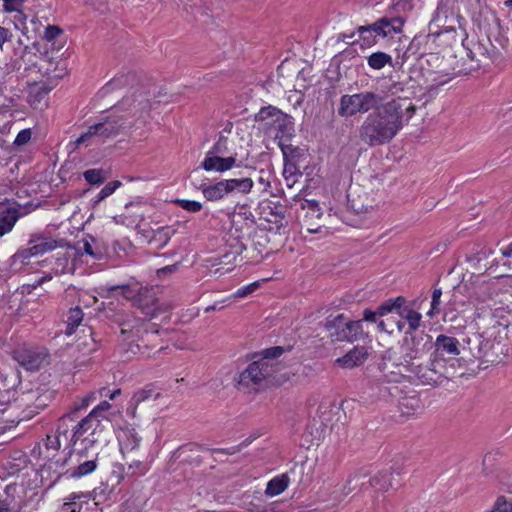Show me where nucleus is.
Here are the masks:
<instances>
[{
	"instance_id": "f257e3e1",
	"label": "nucleus",
	"mask_w": 512,
	"mask_h": 512,
	"mask_svg": "<svg viewBox=\"0 0 512 512\" xmlns=\"http://www.w3.org/2000/svg\"><path fill=\"white\" fill-rule=\"evenodd\" d=\"M416 107L407 97L382 103L369 113L358 129L360 140L370 146L390 143L415 114Z\"/></svg>"
},
{
	"instance_id": "f03ea898",
	"label": "nucleus",
	"mask_w": 512,
	"mask_h": 512,
	"mask_svg": "<svg viewBox=\"0 0 512 512\" xmlns=\"http://www.w3.org/2000/svg\"><path fill=\"white\" fill-rule=\"evenodd\" d=\"M156 102H152L149 93L136 90L126 95L117 105L115 111L102 122L90 126L76 141L75 144L90 145L92 139L101 141L118 135L121 131L130 128L135 120L146 121Z\"/></svg>"
},
{
	"instance_id": "7ed1b4c3",
	"label": "nucleus",
	"mask_w": 512,
	"mask_h": 512,
	"mask_svg": "<svg viewBox=\"0 0 512 512\" xmlns=\"http://www.w3.org/2000/svg\"><path fill=\"white\" fill-rule=\"evenodd\" d=\"M380 370L388 382L395 383L399 382L404 375L414 377L426 385H439L447 379L444 362L433 356L426 364H416L413 362L410 364L392 363L389 365V363L384 361L380 364Z\"/></svg>"
},
{
	"instance_id": "20e7f679",
	"label": "nucleus",
	"mask_w": 512,
	"mask_h": 512,
	"mask_svg": "<svg viewBox=\"0 0 512 512\" xmlns=\"http://www.w3.org/2000/svg\"><path fill=\"white\" fill-rule=\"evenodd\" d=\"M283 353L280 346L271 347L262 351V357L250 363L247 368L240 373L238 385L243 388L256 389L262 385L268 378L272 377L275 369L272 360L278 358Z\"/></svg>"
},
{
	"instance_id": "39448f33",
	"label": "nucleus",
	"mask_w": 512,
	"mask_h": 512,
	"mask_svg": "<svg viewBox=\"0 0 512 512\" xmlns=\"http://www.w3.org/2000/svg\"><path fill=\"white\" fill-rule=\"evenodd\" d=\"M322 325L332 342H355L367 336L361 320H349L344 314L330 315Z\"/></svg>"
},
{
	"instance_id": "423d86ee",
	"label": "nucleus",
	"mask_w": 512,
	"mask_h": 512,
	"mask_svg": "<svg viewBox=\"0 0 512 512\" xmlns=\"http://www.w3.org/2000/svg\"><path fill=\"white\" fill-rule=\"evenodd\" d=\"M405 21L402 16L388 13L372 24L359 26L357 33L364 43L371 45L377 42V37L384 39L402 33Z\"/></svg>"
},
{
	"instance_id": "0eeeda50",
	"label": "nucleus",
	"mask_w": 512,
	"mask_h": 512,
	"mask_svg": "<svg viewBox=\"0 0 512 512\" xmlns=\"http://www.w3.org/2000/svg\"><path fill=\"white\" fill-rule=\"evenodd\" d=\"M122 336V350L130 355L144 354L146 348L144 336H148V330L144 328V321L139 318L128 317L119 323Z\"/></svg>"
},
{
	"instance_id": "6e6552de",
	"label": "nucleus",
	"mask_w": 512,
	"mask_h": 512,
	"mask_svg": "<svg viewBox=\"0 0 512 512\" xmlns=\"http://www.w3.org/2000/svg\"><path fill=\"white\" fill-rule=\"evenodd\" d=\"M383 103V97L373 91H363L353 95L345 94L340 98L338 113L342 117H352L376 109Z\"/></svg>"
},
{
	"instance_id": "1a4fd4ad",
	"label": "nucleus",
	"mask_w": 512,
	"mask_h": 512,
	"mask_svg": "<svg viewBox=\"0 0 512 512\" xmlns=\"http://www.w3.org/2000/svg\"><path fill=\"white\" fill-rule=\"evenodd\" d=\"M253 185L254 183L251 178H232L224 179L211 185L203 184L200 189L208 201H218L233 193L248 194Z\"/></svg>"
},
{
	"instance_id": "9d476101",
	"label": "nucleus",
	"mask_w": 512,
	"mask_h": 512,
	"mask_svg": "<svg viewBox=\"0 0 512 512\" xmlns=\"http://www.w3.org/2000/svg\"><path fill=\"white\" fill-rule=\"evenodd\" d=\"M100 423V419L89 413L74 427L70 442L75 447V456H79L82 450L93 447L98 441L96 434Z\"/></svg>"
},
{
	"instance_id": "9b49d317",
	"label": "nucleus",
	"mask_w": 512,
	"mask_h": 512,
	"mask_svg": "<svg viewBox=\"0 0 512 512\" xmlns=\"http://www.w3.org/2000/svg\"><path fill=\"white\" fill-rule=\"evenodd\" d=\"M432 348L433 341L429 334L406 332L401 346L402 360L400 363H413L426 355Z\"/></svg>"
},
{
	"instance_id": "f8f14e48",
	"label": "nucleus",
	"mask_w": 512,
	"mask_h": 512,
	"mask_svg": "<svg viewBox=\"0 0 512 512\" xmlns=\"http://www.w3.org/2000/svg\"><path fill=\"white\" fill-rule=\"evenodd\" d=\"M13 358L26 370H37L48 363L49 353L43 346L23 344L13 351Z\"/></svg>"
},
{
	"instance_id": "ddd939ff",
	"label": "nucleus",
	"mask_w": 512,
	"mask_h": 512,
	"mask_svg": "<svg viewBox=\"0 0 512 512\" xmlns=\"http://www.w3.org/2000/svg\"><path fill=\"white\" fill-rule=\"evenodd\" d=\"M366 478L367 476L365 474H355L354 476L350 477L347 481V493H351L356 490H362L368 485L373 486L380 491H386L394 487L393 474L389 471L380 472L369 479Z\"/></svg>"
},
{
	"instance_id": "4468645a",
	"label": "nucleus",
	"mask_w": 512,
	"mask_h": 512,
	"mask_svg": "<svg viewBox=\"0 0 512 512\" xmlns=\"http://www.w3.org/2000/svg\"><path fill=\"white\" fill-rule=\"evenodd\" d=\"M501 310V307L497 306V302L491 293V288L488 285L479 287L476 292V311L478 317H498Z\"/></svg>"
},
{
	"instance_id": "2eb2a0df",
	"label": "nucleus",
	"mask_w": 512,
	"mask_h": 512,
	"mask_svg": "<svg viewBox=\"0 0 512 512\" xmlns=\"http://www.w3.org/2000/svg\"><path fill=\"white\" fill-rule=\"evenodd\" d=\"M36 54L31 51L27 45H23L21 39L18 40V46L14 47L10 65L13 70H31L36 66Z\"/></svg>"
},
{
	"instance_id": "dca6fc26",
	"label": "nucleus",
	"mask_w": 512,
	"mask_h": 512,
	"mask_svg": "<svg viewBox=\"0 0 512 512\" xmlns=\"http://www.w3.org/2000/svg\"><path fill=\"white\" fill-rule=\"evenodd\" d=\"M434 353L432 356L441 359L444 363V357L454 358L460 354L461 343L455 337L440 334L433 342Z\"/></svg>"
},
{
	"instance_id": "f3484780",
	"label": "nucleus",
	"mask_w": 512,
	"mask_h": 512,
	"mask_svg": "<svg viewBox=\"0 0 512 512\" xmlns=\"http://www.w3.org/2000/svg\"><path fill=\"white\" fill-rule=\"evenodd\" d=\"M69 416H64L59 420L57 430L53 434H48L43 440V446L45 448V457H53L61 447V437L68 439V425L66 423Z\"/></svg>"
},
{
	"instance_id": "a211bd4d",
	"label": "nucleus",
	"mask_w": 512,
	"mask_h": 512,
	"mask_svg": "<svg viewBox=\"0 0 512 512\" xmlns=\"http://www.w3.org/2000/svg\"><path fill=\"white\" fill-rule=\"evenodd\" d=\"M0 210V237L10 232L20 217L19 206L16 202L5 199Z\"/></svg>"
},
{
	"instance_id": "6ab92c4d",
	"label": "nucleus",
	"mask_w": 512,
	"mask_h": 512,
	"mask_svg": "<svg viewBox=\"0 0 512 512\" xmlns=\"http://www.w3.org/2000/svg\"><path fill=\"white\" fill-rule=\"evenodd\" d=\"M135 304L148 319H153L164 311L158 299L148 290L139 293Z\"/></svg>"
},
{
	"instance_id": "aec40b11",
	"label": "nucleus",
	"mask_w": 512,
	"mask_h": 512,
	"mask_svg": "<svg viewBox=\"0 0 512 512\" xmlns=\"http://www.w3.org/2000/svg\"><path fill=\"white\" fill-rule=\"evenodd\" d=\"M236 161L237 159L235 155L223 157L207 152L204 160L201 163V167L206 171L223 173L234 167L236 165Z\"/></svg>"
},
{
	"instance_id": "412c9836",
	"label": "nucleus",
	"mask_w": 512,
	"mask_h": 512,
	"mask_svg": "<svg viewBox=\"0 0 512 512\" xmlns=\"http://www.w3.org/2000/svg\"><path fill=\"white\" fill-rule=\"evenodd\" d=\"M74 452L75 447H73V451L70 454V459H75L78 464L74 467L69 468L66 471V473L69 474L70 477L81 478L95 471V469L97 468L96 457L82 461V458L84 454L87 452V450H82L79 456H75Z\"/></svg>"
},
{
	"instance_id": "4be33fe9",
	"label": "nucleus",
	"mask_w": 512,
	"mask_h": 512,
	"mask_svg": "<svg viewBox=\"0 0 512 512\" xmlns=\"http://www.w3.org/2000/svg\"><path fill=\"white\" fill-rule=\"evenodd\" d=\"M369 352L365 346H355L344 356L337 358L336 363L344 369H352L362 365L368 358Z\"/></svg>"
},
{
	"instance_id": "5701e85b",
	"label": "nucleus",
	"mask_w": 512,
	"mask_h": 512,
	"mask_svg": "<svg viewBox=\"0 0 512 512\" xmlns=\"http://www.w3.org/2000/svg\"><path fill=\"white\" fill-rule=\"evenodd\" d=\"M33 254L28 247H22L11 256L9 260V270L11 273L17 274L27 271L31 265Z\"/></svg>"
},
{
	"instance_id": "b1692460",
	"label": "nucleus",
	"mask_w": 512,
	"mask_h": 512,
	"mask_svg": "<svg viewBox=\"0 0 512 512\" xmlns=\"http://www.w3.org/2000/svg\"><path fill=\"white\" fill-rule=\"evenodd\" d=\"M58 242L52 238L44 237L40 234H33L28 241V248L34 257L41 256L47 252L55 250Z\"/></svg>"
},
{
	"instance_id": "393cba45",
	"label": "nucleus",
	"mask_w": 512,
	"mask_h": 512,
	"mask_svg": "<svg viewBox=\"0 0 512 512\" xmlns=\"http://www.w3.org/2000/svg\"><path fill=\"white\" fill-rule=\"evenodd\" d=\"M120 449L123 454L131 453L136 450L141 442V437L133 427L122 428L118 434Z\"/></svg>"
},
{
	"instance_id": "a878e982",
	"label": "nucleus",
	"mask_w": 512,
	"mask_h": 512,
	"mask_svg": "<svg viewBox=\"0 0 512 512\" xmlns=\"http://www.w3.org/2000/svg\"><path fill=\"white\" fill-rule=\"evenodd\" d=\"M286 117V114L272 106L262 108L257 114L259 121H266V125L277 126L278 128L281 127Z\"/></svg>"
},
{
	"instance_id": "bb28decb",
	"label": "nucleus",
	"mask_w": 512,
	"mask_h": 512,
	"mask_svg": "<svg viewBox=\"0 0 512 512\" xmlns=\"http://www.w3.org/2000/svg\"><path fill=\"white\" fill-rule=\"evenodd\" d=\"M78 252L84 253L95 259H100L104 255V250L99 246L95 237L86 235L77 243Z\"/></svg>"
},
{
	"instance_id": "cd10ccee",
	"label": "nucleus",
	"mask_w": 512,
	"mask_h": 512,
	"mask_svg": "<svg viewBox=\"0 0 512 512\" xmlns=\"http://www.w3.org/2000/svg\"><path fill=\"white\" fill-rule=\"evenodd\" d=\"M482 334L478 332H468L462 339L461 348L468 350L475 358H481Z\"/></svg>"
},
{
	"instance_id": "c85d7f7f",
	"label": "nucleus",
	"mask_w": 512,
	"mask_h": 512,
	"mask_svg": "<svg viewBox=\"0 0 512 512\" xmlns=\"http://www.w3.org/2000/svg\"><path fill=\"white\" fill-rule=\"evenodd\" d=\"M50 261L52 264L51 270L54 275H62L69 272H73V265H70L69 256L67 253H57L55 256L50 259H45L43 262Z\"/></svg>"
},
{
	"instance_id": "c756f323",
	"label": "nucleus",
	"mask_w": 512,
	"mask_h": 512,
	"mask_svg": "<svg viewBox=\"0 0 512 512\" xmlns=\"http://www.w3.org/2000/svg\"><path fill=\"white\" fill-rule=\"evenodd\" d=\"M84 503L88 504L87 495L73 493L63 503L60 512H81Z\"/></svg>"
},
{
	"instance_id": "7c9ffc66",
	"label": "nucleus",
	"mask_w": 512,
	"mask_h": 512,
	"mask_svg": "<svg viewBox=\"0 0 512 512\" xmlns=\"http://www.w3.org/2000/svg\"><path fill=\"white\" fill-rule=\"evenodd\" d=\"M160 397V393H155L152 386H146L145 388L134 393L130 400V405L133 408V414L137 406L150 399L157 400Z\"/></svg>"
},
{
	"instance_id": "2f4dec72",
	"label": "nucleus",
	"mask_w": 512,
	"mask_h": 512,
	"mask_svg": "<svg viewBox=\"0 0 512 512\" xmlns=\"http://www.w3.org/2000/svg\"><path fill=\"white\" fill-rule=\"evenodd\" d=\"M83 317L84 313L82 309L79 308L78 306L69 309L65 320L67 324L65 333L67 335H72L75 332L76 328L81 324Z\"/></svg>"
},
{
	"instance_id": "473e14b6",
	"label": "nucleus",
	"mask_w": 512,
	"mask_h": 512,
	"mask_svg": "<svg viewBox=\"0 0 512 512\" xmlns=\"http://www.w3.org/2000/svg\"><path fill=\"white\" fill-rule=\"evenodd\" d=\"M289 479L286 475L274 477L267 483L265 494L270 497L277 496L286 490Z\"/></svg>"
},
{
	"instance_id": "72a5a7b5",
	"label": "nucleus",
	"mask_w": 512,
	"mask_h": 512,
	"mask_svg": "<svg viewBox=\"0 0 512 512\" xmlns=\"http://www.w3.org/2000/svg\"><path fill=\"white\" fill-rule=\"evenodd\" d=\"M404 303L405 298L403 297L388 299L377 308V313L379 314V317H383L393 312L399 314V311H402L403 309Z\"/></svg>"
},
{
	"instance_id": "f704fd0d",
	"label": "nucleus",
	"mask_w": 512,
	"mask_h": 512,
	"mask_svg": "<svg viewBox=\"0 0 512 512\" xmlns=\"http://www.w3.org/2000/svg\"><path fill=\"white\" fill-rule=\"evenodd\" d=\"M367 63L371 69L381 70L386 65H392V57L385 52L377 51L367 57Z\"/></svg>"
},
{
	"instance_id": "c9c22d12",
	"label": "nucleus",
	"mask_w": 512,
	"mask_h": 512,
	"mask_svg": "<svg viewBox=\"0 0 512 512\" xmlns=\"http://www.w3.org/2000/svg\"><path fill=\"white\" fill-rule=\"evenodd\" d=\"M399 315L407 320L410 330L415 331L420 326L422 316L419 312L403 308L402 311H399Z\"/></svg>"
},
{
	"instance_id": "e433bc0d",
	"label": "nucleus",
	"mask_w": 512,
	"mask_h": 512,
	"mask_svg": "<svg viewBox=\"0 0 512 512\" xmlns=\"http://www.w3.org/2000/svg\"><path fill=\"white\" fill-rule=\"evenodd\" d=\"M212 154H216L223 157H229V155H237L235 152H231L228 147V138L220 135L217 142L208 151Z\"/></svg>"
},
{
	"instance_id": "4c0bfd02",
	"label": "nucleus",
	"mask_w": 512,
	"mask_h": 512,
	"mask_svg": "<svg viewBox=\"0 0 512 512\" xmlns=\"http://www.w3.org/2000/svg\"><path fill=\"white\" fill-rule=\"evenodd\" d=\"M85 180L92 184H101L105 180V173L102 169H89L83 173Z\"/></svg>"
},
{
	"instance_id": "58836bf2",
	"label": "nucleus",
	"mask_w": 512,
	"mask_h": 512,
	"mask_svg": "<svg viewBox=\"0 0 512 512\" xmlns=\"http://www.w3.org/2000/svg\"><path fill=\"white\" fill-rule=\"evenodd\" d=\"M441 296H442L441 288H435L432 292L431 308L427 312V315L429 317H433L434 315L440 313Z\"/></svg>"
},
{
	"instance_id": "ea45409f",
	"label": "nucleus",
	"mask_w": 512,
	"mask_h": 512,
	"mask_svg": "<svg viewBox=\"0 0 512 512\" xmlns=\"http://www.w3.org/2000/svg\"><path fill=\"white\" fill-rule=\"evenodd\" d=\"M121 185L119 181H112L107 183L99 192V194L96 197V203L101 202L106 197L112 195L114 191Z\"/></svg>"
},
{
	"instance_id": "a19ab883",
	"label": "nucleus",
	"mask_w": 512,
	"mask_h": 512,
	"mask_svg": "<svg viewBox=\"0 0 512 512\" xmlns=\"http://www.w3.org/2000/svg\"><path fill=\"white\" fill-rule=\"evenodd\" d=\"M175 204L188 212H198L202 209V204L198 201L187 199H176Z\"/></svg>"
},
{
	"instance_id": "79ce46f5",
	"label": "nucleus",
	"mask_w": 512,
	"mask_h": 512,
	"mask_svg": "<svg viewBox=\"0 0 512 512\" xmlns=\"http://www.w3.org/2000/svg\"><path fill=\"white\" fill-rule=\"evenodd\" d=\"M3 1V10L6 13H22L24 3L26 0H2Z\"/></svg>"
},
{
	"instance_id": "37998d69",
	"label": "nucleus",
	"mask_w": 512,
	"mask_h": 512,
	"mask_svg": "<svg viewBox=\"0 0 512 512\" xmlns=\"http://www.w3.org/2000/svg\"><path fill=\"white\" fill-rule=\"evenodd\" d=\"M65 70V63L57 62L53 69L50 67L45 68V75L49 79H59L64 76Z\"/></svg>"
},
{
	"instance_id": "c03bdc74",
	"label": "nucleus",
	"mask_w": 512,
	"mask_h": 512,
	"mask_svg": "<svg viewBox=\"0 0 512 512\" xmlns=\"http://www.w3.org/2000/svg\"><path fill=\"white\" fill-rule=\"evenodd\" d=\"M302 209L306 210V213H308L310 220H312L314 217L320 219L322 215L319 204L314 201H306V203L302 205Z\"/></svg>"
},
{
	"instance_id": "a18cd8bd",
	"label": "nucleus",
	"mask_w": 512,
	"mask_h": 512,
	"mask_svg": "<svg viewBox=\"0 0 512 512\" xmlns=\"http://www.w3.org/2000/svg\"><path fill=\"white\" fill-rule=\"evenodd\" d=\"M111 408V405L108 401H102L98 404L90 414L93 415L96 419H100V422L105 419L104 413Z\"/></svg>"
},
{
	"instance_id": "49530a36",
	"label": "nucleus",
	"mask_w": 512,
	"mask_h": 512,
	"mask_svg": "<svg viewBox=\"0 0 512 512\" xmlns=\"http://www.w3.org/2000/svg\"><path fill=\"white\" fill-rule=\"evenodd\" d=\"M493 506L498 512H512V502L505 496H499Z\"/></svg>"
},
{
	"instance_id": "de8ad7c7",
	"label": "nucleus",
	"mask_w": 512,
	"mask_h": 512,
	"mask_svg": "<svg viewBox=\"0 0 512 512\" xmlns=\"http://www.w3.org/2000/svg\"><path fill=\"white\" fill-rule=\"evenodd\" d=\"M94 400H96V393L91 392V393L85 395L84 397H82L81 399H79V401L75 402L73 410L79 411L81 409H84V408L88 407L89 404L91 402H93Z\"/></svg>"
},
{
	"instance_id": "09e8293b",
	"label": "nucleus",
	"mask_w": 512,
	"mask_h": 512,
	"mask_svg": "<svg viewBox=\"0 0 512 512\" xmlns=\"http://www.w3.org/2000/svg\"><path fill=\"white\" fill-rule=\"evenodd\" d=\"M258 287H259V283L258 282L250 283V284H248L246 286H243V287L239 288L234 293V297L235 298L246 297V296L250 295L251 293H253Z\"/></svg>"
},
{
	"instance_id": "8fccbe9b",
	"label": "nucleus",
	"mask_w": 512,
	"mask_h": 512,
	"mask_svg": "<svg viewBox=\"0 0 512 512\" xmlns=\"http://www.w3.org/2000/svg\"><path fill=\"white\" fill-rule=\"evenodd\" d=\"M301 227L303 230L305 229L308 233L311 234L321 232V226L312 224L308 213H305L301 222Z\"/></svg>"
},
{
	"instance_id": "3c124183",
	"label": "nucleus",
	"mask_w": 512,
	"mask_h": 512,
	"mask_svg": "<svg viewBox=\"0 0 512 512\" xmlns=\"http://www.w3.org/2000/svg\"><path fill=\"white\" fill-rule=\"evenodd\" d=\"M31 135H32V133H31L30 129H23V130H21L17 134V136H16V138L14 140V144L16 146H22V145L27 144L30 141V139H31Z\"/></svg>"
},
{
	"instance_id": "603ef678",
	"label": "nucleus",
	"mask_w": 512,
	"mask_h": 512,
	"mask_svg": "<svg viewBox=\"0 0 512 512\" xmlns=\"http://www.w3.org/2000/svg\"><path fill=\"white\" fill-rule=\"evenodd\" d=\"M62 33L58 26L48 25L44 31V39L52 41Z\"/></svg>"
},
{
	"instance_id": "864d4df0",
	"label": "nucleus",
	"mask_w": 512,
	"mask_h": 512,
	"mask_svg": "<svg viewBox=\"0 0 512 512\" xmlns=\"http://www.w3.org/2000/svg\"><path fill=\"white\" fill-rule=\"evenodd\" d=\"M173 231L170 228H160L157 232L155 237H158L159 240H161L163 245H166L172 235Z\"/></svg>"
},
{
	"instance_id": "5fc2aeb1",
	"label": "nucleus",
	"mask_w": 512,
	"mask_h": 512,
	"mask_svg": "<svg viewBox=\"0 0 512 512\" xmlns=\"http://www.w3.org/2000/svg\"><path fill=\"white\" fill-rule=\"evenodd\" d=\"M178 263L165 266L163 268H160L157 270V276L159 278H165L166 276L170 275L171 273L175 272L178 268Z\"/></svg>"
},
{
	"instance_id": "6e6d98bb",
	"label": "nucleus",
	"mask_w": 512,
	"mask_h": 512,
	"mask_svg": "<svg viewBox=\"0 0 512 512\" xmlns=\"http://www.w3.org/2000/svg\"><path fill=\"white\" fill-rule=\"evenodd\" d=\"M377 330L380 333L392 334L393 333V325L391 324V322H386L384 320H380L377 322Z\"/></svg>"
},
{
	"instance_id": "4d7b16f0",
	"label": "nucleus",
	"mask_w": 512,
	"mask_h": 512,
	"mask_svg": "<svg viewBox=\"0 0 512 512\" xmlns=\"http://www.w3.org/2000/svg\"><path fill=\"white\" fill-rule=\"evenodd\" d=\"M12 37V33L5 27L0 26V52L3 50L4 44Z\"/></svg>"
},
{
	"instance_id": "13d9d810",
	"label": "nucleus",
	"mask_w": 512,
	"mask_h": 512,
	"mask_svg": "<svg viewBox=\"0 0 512 512\" xmlns=\"http://www.w3.org/2000/svg\"><path fill=\"white\" fill-rule=\"evenodd\" d=\"M377 317H379V314L377 313V309L375 311L371 310V309H365L363 311V318H362V322L363 321H368V322H377Z\"/></svg>"
},
{
	"instance_id": "bf43d9fd",
	"label": "nucleus",
	"mask_w": 512,
	"mask_h": 512,
	"mask_svg": "<svg viewBox=\"0 0 512 512\" xmlns=\"http://www.w3.org/2000/svg\"><path fill=\"white\" fill-rule=\"evenodd\" d=\"M493 347V343L488 340V339H485L483 336H482V341H481V358L482 357H485L488 355V353L490 352V350L492 349Z\"/></svg>"
},
{
	"instance_id": "052dcab7",
	"label": "nucleus",
	"mask_w": 512,
	"mask_h": 512,
	"mask_svg": "<svg viewBox=\"0 0 512 512\" xmlns=\"http://www.w3.org/2000/svg\"><path fill=\"white\" fill-rule=\"evenodd\" d=\"M282 150H283V154L285 157L284 174L289 173L290 175H294L296 173V166L292 162H290L286 159V157H287L286 150L284 148Z\"/></svg>"
},
{
	"instance_id": "680f3d73",
	"label": "nucleus",
	"mask_w": 512,
	"mask_h": 512,
	"mask_svg": "<svg viewBox=\"0 0 512 512\" xmlns=\"http://www.w3.org/2000/svg\"><path fill=\"white\" fill-rule=\"evenodd\" d=\"M54 276V273L53 271L52 272H49V273H45L42 277H40L39 279H37L33 284H32V288H37L38 286L42 285L43 283L47 282V281H50L52 280Z\"/></svg>"
},
{
	"instance_id": "e2e57ef3",
	"label": "nucleus",
	"mask_w": 512,
	"mask_h": 512,
	"mask_svg": "<svg viewBox=\"0 0 512 512\" xmlns=\"http://www.w3.org/2000/svg\"><path fill=\"white\" fill-rule=\"evenodd\" d=\"M0 382L2 383L4 391H5L6 395H7V401H9L10 400V394H11L10 388L12 387V385H10L8 383L7 376L3 375L1 372H0Z\"/></svg>"
},
{
	"instance_id": "0e129e2a",
	"label": "nucleus",
	"mask_w": 512,
	"mask_h": 512,
	"mask_svg": "<svg viewBox=\"0 0 512 512\" xmlns=\"http://www.w3.org/2000/svg\"><path fill=\"white\" fill-rule=\"evenodd\" d=\"M270 215H271L273 218H269V217H267V218H266V219H267V221H269V222L278 223L280 220H282V219L284 218V214H283L282 210H280V211H275V212H274V211L271 209Z\"/></svg>"
},
{
	"instance_id": "69168bd1",
	"label": "nucleus",
	"mask_w": 512,
	"mask_h": 512,
	"mask_svg": "<svg viewBox=\"0 0 512 512\" xmlns=\"http://www.w3.org/2000/svg\"><path fill=\"white\" fill-rule=\"evenodd\" d=\"M501 253L505 258H512V242L507 247L502 248Z\"/></svg>"
},
{
	"instance_id": "338daca9",
	"label": "nucleus",
	"mask_w": 512,
	"mask_h": 512,
	"mask_svg": "<svg viewBox=\"0 0 512 512\" xmlns=\"http://www.w3.org/2000/svg\"><path fill=\"white\" fill-rule=\"evenodd\" d=\"M402 90H403L402 84L399 82L393 83L389 88V92H391L392 94H395Z\"/></svg>"
},
{
	"instance_id": "774afa93",
	"label": "nucleus",
	"mask_w": 512,
	"mask_h": 512,
	"mask_svg": "<svg viewBox=\"0 0 512 512\" xmlns=\"http://www.w3.org/2000/svg\"><path fill=\"white\" fill-rule=\"evenodd\" d=\"M391 324L393 327L395 326L399 331H402L405 326V323L401 320L392 321Z\"/></svg>"
}]
</instances>
